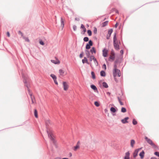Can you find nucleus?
<instances>
[{
    "label": "nucleus",
    "mask_w": 159,
    "mask_h": 159,
    "mask_svg": "<svg viewBox=\"0 0 159 159\" xmlns=\"http://www.w3.org/2000/svg\"><path fill=\"white\" fill-rule=\"evenodd\" d=\"M118 100H119V101L120 103V104L121 105H123V103L121 101L120 99L119 98H118Z\"/></svg>",
    "instance_id": "a18cd8bd"
},
{
    "label": "nucleus",
    "mask_w": 159,
    "mask_h": 159,
    "mask_svg": "<svg viewBox=\"0 0 159 159\" xmlns=\"http://www.w3.org/2000/svg\"><path fill=\"white\" fill-rule=\"evenodd\" d=\"M83 56V54L82 53L80 54V58H82Z\"/></svg>",
    "instance_id": "5fc2aeb1"
},
{
    "label": "nucleus",
    "mask_w": 159,
    "mask_h": 159,
    "mask_svg": "<svg viewBox=\"0 0 159 159\" xmlns=\"http://www.w3.org/2000/svg\"><path fill=\"white\" fill-rule=\"evenodd\" d=\"M129 119L128 117H126L124 118V119L121 120V122L123 124H125L128 123L127 121Z\"/></svg>",
    "instance_id": "dca6fc26"
},
{
    "label": "nucleus",
    "mask_w": 159,
    "mask_h": 159,
    "mask_svg": "<svg viewBox=\"0 0 159 159\" xmlns=\"http://www.w3.org/2000/svg\"><path fill=\"white\" fill-rule=\"evenodd\" d=\"M86 54L87 56L88 57H89L90 53L89 51H87L86 52Z\"/></svg>",
    "instance_id": "4c0bfd02"
},
{
    "label": "nucleus",
    "mask_w": 159,
    "mask_h": 159,
    "mask_svg": "<svg viewBox=\"0 0 159 159\" xmlns=\"http://www.w3.org/2000/svg\"><path fill=\"white\" fill-rule=\"evenodd\" d=\"M154 154H155L156 155V156H158V157H159V152H155L154 153Z\"/></svg>",
    "instance_id": "c03bdc74"
},
{
    "label": "nucleus",
    "mask_w": 159,
    "mask_h": 159,
    "mask_svg": "<svg viewBox=\"0 0 159 159\" xmlns=\"http://www.w3.org/2000/svg\"><path fill=\"white\" fill-rule=\"evenodd\" d=\"M70 156H72V154L70 153Z\"/></svg>",
    "instance_id": "0e129e2a"
},
{
    "label": "nucleus",
    "mask_w": 159,
    "mask_h": 159,
    "mask_svg": "<svg viewBox=\"0 0 159 159\" xmlns=\"http://www.w3.org/2000/svg\"><path fill=\"white\" fill-rule=\"evenodd\" d=\"M135 143V141L134 140L132 139L131 140L130 145L131 147H134V144Z\"/></svg>",
    "instance_id": "4be33fe9"
},
{
    "label": "nucleus",
    "mask_w": 159,
    "mask_h": 159,
    "mask_svg": "<svg viewBox=\"0 0 159 159\" xmlns=\"http://www.w3.org/2000/svg\"><path fill=\"white\" fill-rule=\"evenodd\" d=\"M117 24L116 23V25H115V26H116V27H117Z\"/></svg>",
    "instance_id": "e2e57ef3"
},
{
    "label": "nucleus",
    "mask_w": 159,
    "mask_h": 159,
    "mask_svg": "<svg viewBox=\"0 0 159 159\" xmlns=\"http://www.w3.org/2000/svg\"><path fill=\"white\" fill-rule=\"evenodd\" d=\"M121 109H122V110H123V109H126L125 108H124V107H122Z\"/></svg>",
    "instance_id": "bf43d9fd"
},
{
    "label": "nucleus",
    "mask_w": 159,
    "mask_h": 159,
    "mask_svg": "<svg viewBox=\"0 0 159 159\" xmlns=\"http://www.w3.org/2000/svg\"><path fill=\"white\" fill-rule=\"evenodd\" d=\"M39 43L40 44L42 45H43L44 44V42L42 40H40L39 41Z\"/></svg>",
    "instance_id": "37998d69"
},
{
    "label": "nucleus",
    "mask_w": 159,
    "mask_h": 159,
    "mask_svg": "<svg viewBox=\"0 0 159 159\" xmlns=\"http://www.w3.org/2000/svg\"><path fill=\"white\" fill-rule=\"evenodd\" d=\"M59 77H63L66 74V72H65L64 70L61 69L59 70Z\"/></svg>",
    "instance_id": "39448f33"
},
{
    "label": "nucleus",
    "mask_w": 159,
    "mask_h": 159,
    "mask_svg": "<svg viewBox=\"0 0 159 159\" xmlns=\"http://www.w3.org/2000/svg\"><path fill=\"white\" fill-rule=\"evenodd\" d=\"M130 153L128 151L125 153V155L124 157V159H130Z\"/></svg>",
    "instance_id": "2eb2a0df"
},
{
    "label": "nucleus",
    "mask_w": 159,
    "mask_h": 159,
    "mask_svg": "<svg viewBox=\"0 0 159 159\" xmlns=\"http://www.w3.org/2000/svg\"><path fill=\"white\" fill-rule=\"evenodd\" d=\"M113 45L115 49L117 50H118L120 49L119 45L118 44V42L113 43Z\"/></svg>",
    "instance_id": "1a4fd4ad"
},
{
    "label": "nucleus",
    "mask_w": 159,
    "mask_h": 159,
    "mask_svg": "<svg viewBox=\"0 0 159 159\" xmlns=\"http://www.w3.org/2000/svg\"><path fill=\"white\" fill-rule=\"evenodd\" d=\"M76 28H77V27H76V26H75V25H74L73 27V30H74L75 31L76 30Z\"/></svg>",
    "instance_id": "de8ad7c7"
},
{
    "label": "nucleus",
    "mask_w": 159,
    "mask_h": 159,
    "mask_svg": "<svg viewBox=\"0 0 159 159\" xmlns=\"http://www.w3.org/2000/svg\"><path fill=\"white\" fill-rule=\"evenodd\" d=\"M145 139L147 142L153 148H155L156 145L152 142V141L147 137H145Z\"/></svg>",
    "instance_id": "7ed1b4c3"
},
{
    "label": "nucleus",
    "mask_w": 159,
    "mask_h": 159,
    "mask_svg": "<svg viewBox=\"0 0 159 159\" xmlns=\"http://www.w3.org/2000/svg\"><path fill=\"white\" fill-rule=\"evenodd\" d=\"M50 76L54 80V82L55 83L57 84H58V83L57 80V77L54 74H51L50 75Z\"/></svg>",
    "instance_id": "9d476101"
},
{
    "label": "nucleus",
    "mask_w": 159,
    "mask_h": 159,
    "mask_svg": "<svg viewBox=\"0 0 159 159\" xmlns=\"http://www.w3.org/2000/svg\"><path fill=\"white\" fill-rule=\"evenodd\" d=\"M115 54L114 51L112 49L111 50L110 53V55L109 58V60L110 61H113L115 59Z\"/></svg>",
    "instance_id": "f03ea898"
},
{
    "label": "nucleus",
    "mask_w": 159,
    "mask_h": 159,
    "mask_svg": "<svg viewBox=\"0 0 159 159\" xmlns=\"http://www.w3.org/2000/svg\"><path fill=\"white\" fill-rule=\"evenodd\" d=\"M91 88L93 89L95 92H98V90L97 87L93 85H91Z\"/></svg>",
    "instance_id": "a211bd4d"
},
{
    "label": "nucleus",
    "mask_w": 159,
    "mask_h": 159,
    "mask_svg": "<svg viewBox=\"0 0 159 159\" xmlns=\"http://www.w3.org/2000/svg\"><path fill=\"white\" fill-rule=\"evenodd\" d=\"M133 124L134 125H136L137 124V121L135 119H134L133 120Z\"/></svg>",
    "instance_id": "473e14b6"
},
{
    "label": "nucleus",
    "mask_w": 159,
    "mask_h": 159,
    "mask_svg": "<svg viewBox=\"0 0 159 159\" xmlns=\"http://www.w3.org/2000/svg\"><path fill=\"white\" fill-rule=\"evenodd\" d=\"M7 35L8 37H9L10 36V34L8 32H7Z\"/></svg>",
    "instance_id": "3c124183"
},
{
    "label": "nucleus",
    "mask_w": 159,
    "mask_h": 159,
    "mask_svg": "<svg viewBox=\"0 0 159 159\" xmlns=\"http://www.w3.org/2000/svg\"><path fill=\"white\" fill-rule=\"evenodd\" d=\"M62 159H69L67 158H63Z\"/></svg>",
    "instance_id": "680f3d73"
},
{
    "label": "nucleus",
    "mask_w": 159,
    "mask_h": 159,
    "mask_svg": "<svg viewBox=\"0 0 159 159\" xmlns=\"http://www.w3.org/2000/svg\"><path fill=\"white\" fill-rule=\"evenodd\" d=\"M100 75L102 76H105L106 75L105 72L104 71H101L100 72Z\"/></svg>",
    "instance_id": "a878e982"
},
{
    "label": "nucleus",
    "mask_w": 159,
    "mask_h": 159,
    "mask_svg": "<svg viewBox=\"0 0 159 159\" xmlns=\"http://www.w3.org/2000/svg\"><path fill=\"white\" fill-rule=\"evenodd\" d=\"M90 45H89V44H87L86 45V49H90Z\"/></svg>",
    "instance_id": "c9c22d12"
},
{
    "label": "nucleus",
    "mask_w": 159,
    "mask_h": 159,
    "mask_svg": "<svg viewBox=\"0 0 159 159\" xmlns=\"http://www.w3.org/2000/svg\"><path fill=\"white\" fill-rule=\"evenodd\" d=\"M141 149V148H138L135 150L133 153V157L134 158H135L137 156L138 152L139 150Z\"/></svg>",
    "instance_id": "f8f14e48"
},
{
    "label": "nucleus",
    "mask_w": 159,
    "mask_h": 159,
    "mask_svg": "<svg viewBox=\"0 0 159 159\" xmlns=\"http://www.w3.org/2000/svg\"><path fill=\"white\" fill-rule=\"evenodd\" d=\"M113 74L115 78L116 76L120 77V71L117 69V66L116 65H114V67Z\"/></svg>",
    "instance_id": "f257e3e1"
},
{
    "label": "nucleus",
    "mask_w": 159,
    "mask_h": 159,
    "mask_svg": "<svg viewBox=\"0 0 159 159\" xmlns=\"http://www.w3.org/2000/svg\"><path fill=\"white\" fill-rule=\"evenodd\" d=\"M102 67H103V68L105 70H106V65L105 64H104L103 65Z\"/></svg>",
    "instance_id": "49530a36"
},
{
    "label": "nucleus",
    "mask_w": 159,
    "mask_h": 159,
    "mask_svg": "<svg viewBox=\"0 0 159 159\" xmlns=\"http://www.w3.org/2000/svg\"><path fill=\"white\" fill-rule=\"evenodd\" d=\"M90 51L92 53H96V50L94 47L92 48Z\"/></svg>",
    "instance_id": "b1692460"
},
{
    "label": "nucleus",
    "mask_w": 159,
    "mask_h": 159,
    "mask_svg": "<svg viewBox=\"0 0 159 159\" xmlns=\"http://www.w3.org/2000/svg\"><path fill=\"white\" fill-rule=\"evenodd\" d=\"M90 66H91L92 67V65H91V64H90Z\"/></svg>",
    "instance_id": "338daca9"
},
{
    "label": "nucleus",
    "mask_w": 159,
    "mask_h": 159,
    "mask_svg": "<svg viewBox=\"0 0 159 159\" xmlns=\"http://www.w3.org/2000/svg\"><path fill=\"white\" fill-rule=\"evenodd\" d=\"M117 110H110V112L112 114L113 116H115L116 114L114 113L116 112Z\"/></svg>",
    "instance_id": "393cba45"
},
{
    "label": "nucleus",
    "mask_w": 159,
    "mask_h": 159,
    "mask_svg": "<svg viewBox=\"0 0 159 159\" xmlns=\"http://www.w3.org/2000/svg\"><path fill=\"white\" fill-rule=\"evenodd\" d=\"M51 61L55 64H59L60 63V61L57 59L56 60H51Z\"/></svg>",
    "instance_id": "f3484780"
},
{
    "label": "nucleus",
    "mask_w": 159,
    "mask_h": 159,
    "mask_svg": "<svg viewBox=\"0 0 159 159\" xmlns=\"http://www.w3.org/2000/svg\"><path fill=\"white\" fill-rule=\"evenodd\" d=\"M81 28L82 29L84 33H85L86 30V29L83 24L81 25Z\"/></svg>",
    "instance_id": "5701e85b"
},
{
    "label": "nucleus",
    "mask_w": 159,
    "mask_h": 159,
    "mask_svg": "<svg viewBox=\"0 0 159 159\" xmlns=\"http://www.w3.org/2000/svg\"><path fill=\"white\" fill-rule=\"evenodd\" d=\"M82 62L84 64L85 63H86L88 64H89V63L88 62L87 59L86 57H84V59L82 60Z\"/></svg>",
    "instance_id": "6ab92c4d"
},
{
    "label": "nucleus",
    "mask_w": 159,
    "mask_h": 159,
    "mask_svg": "<svg viewBox=\"0 0 159 159\" xmlns=\"http://www.w3.org/2000/svg\"><path fill=\"white\" fill-rule=\"evenodd\" d=\"M116 12H117V13H118V11H117H117H116Z\"/></svg>",
    "instance_id": "69168bd1"
},
{
    "label": "nucleus",
    "mask_w": 159,
    "mask_h": 159,
    "mask_svg": "<svg viewBox=\"0 0 159 159\" xmlns=\"http://www.w3.org/2000/svg\"><path fill=\"white\" fill-rule=\"evenodd\" d=\"M144 152L143 151H142L139 154V155L140 157V158L141 159H143L144 157Z\"/></svg>",
    "instance_id": "aec40b11"
},
{
    "label": "nucleus",
    "mask_w": 159,
    "mask_h": 159,
    "mask_svg": "<svg viewBox=\"0 0 159 159\" xmlns=\"http://www.w3.org/2000/svg\"><path fill=\"white\" fill-rule=\"evenodd\" d=\"M108 21H106L105 22H104L102 24V27H104L106 26L108 24Z\"/></svg>",
    "instance_id": "c756f323"
},
{
    "label": "nucleus",
    "mask_w": 159,
    "mask_h": 159,
    "mask_svg": "<svg viewBox=\"0 0 159 159\" xmlns=\"http://www.w3.org/2000/svg\"><path fill=\"white\" fill-rule=\"evenodd\" d=\"M84 40L85 42H87L89 41V38L87 37H85L84 39Z\"/></svg>",
    "instance_id": "f704fd0d"
},
{
    "label": "nucleus",
    "mask_w": 159,
    "mask_h": 159,
    "mask_svg": "<svg viewBox=\"0 0 159 159\" xmlns=\"http://www.w3.org/2000/svg\"><path fill=\"white\" fill-rule=\"evenodd\" d=\"M55 159H61V158L59 157H57Z\"/></svg>",
    "instance_id": "052dcab7"
},
{
    "label": "nucleus",
    "mask_w": 159,
    "mask_h": 159,
    "mask_svg": "<svg viewBox=\"0 0 159 159\" xmlns=\"http://www.w3.org/2000/svg\"><path fill=\"white\" fill-rule=\"evenodd\" d=\"M151 159H157V158L155 157H152L151 158Z\"/></svg>",
    "instance_id": "4d7b16f0"
},
{
    "label": "nucleus",
    "mask_w": 159,
    "mask_h": 159,
    "mask_svg": "<svg viewBox=\"0 0 159 159\" xmlns=\"http://www.w3.org/2000/svg\"><path fill=\"white\" fill-rule=\"evenodd\" d=\"M97 29L96 28H95L94 29V33H95V34H96V33H97Z\"/></svg>",
    "instance_id": "09e8293b"
},
{
    "label": "nucleus",
    "mask_w": 159,
    "mask_h": 159,
    "mask_svg": "<svg viewBox=\"0 0 159 159\" xmlns=\"http://www.w3.org/2000/svg\"><path fill=\"white\" fill-rule=\"evenodd\" d=\"M89 45H90V46H92L93 45V43L91 40H90L89 41Z\"/></svg>",
    "instance_id": "a19ab883"
},
{
    "label": "nucleus",
    "mask_w": 159,
    "mask_h": 159,
    "mask_svg": "<svg viewBox=\"0 0 159 159\" xmlns=\"http://www.w3.org/2000/svg\"><path fill=\"white\" fill-rule=\"evenodd\" d=\"M112 31L113 30L112 29H110L109 30L108 34L107 36V39H109Z\"/></svg>",
    "instance_id": "4468645a"
},
{
    "label": "nucleus",
    "mask_w": 159,
    "mask_h": 159,
    "mask_svg": "<svg viewBox=\"0 0 159 159\" xmlns=\"http://www.w3.org/2000/svg\"><path fill=\"white\" fill-rule=\"evenodd\" d=\"M63 85L64 90L65 91L67 90L69 87V86L67 83L66 82H64L63 83Z\"/></svg>",
    "instance_id": "0eeeda50"
},
{
    "label": "nucleus",
    "mask_w": 159,
    "mask_h": 159,
    "mask_svg": "<svg viewBox=\"0 0 159 159\" xmlns=\"http://www.w3.org/2000/svg\"><path fill=\"white\" fill-rule=\"evenodd\" d=\"M126 110H121V112L123 113L126 112Z\"/></svg>",
    "instance_id": "864d4df0"
},
{
    "label": "nucleus",
    "mask_w": 159,
    "mask_h": 159,
    "mask_svg": "<svg viewBox=\"0 0 159 159\" xmlns=\"http://www.w3.org/2000/svg\"><path fill=\"white\" fill-rule=\"evenodd\" d=\"M93 58V60L94 63V66H98V63L96 59L95 58Z\"/></svg>",
    "instance_id": "412c9836"
},
{
    "label": "nucleus",
    "mask_w": 159,
    "mask_h": 159,
    "mask_svg": "<svg viewBox=\"0 0 159 159\" xmlns=\"http://www.w3.org/2000/svg\"><path fill=\"white\" fill-rule=\"evenodd\" d=\"M47 133L48 134V137L52 141L53 143H55V140L52 136V134L51 131L47 130Z\"/></svg>",
    "instance_id": "20e7f679"
},
{
    "label": "nucleus",
    "mask_w": 159,
    "mask_h": 159,
    "mask_svg": "<svg viewBox=\"0 0 159 159\" xmlns=\"http://www.w3.org/2000/svg\"><path fill=\"white\" fill-rule=\"evenodd\" d=\"M110 109H115L113 107H111Z\"/></svg>",
    "instance_id": "13d9d810"
},
{
    "label": "nucleus",
    "mask_w": 159,
    "mask_h": 159,
    "mask_svg": "<svg viewBox=\"0 0 159 159\" xmlns=\"http://www.w3.org/2000/svg\"><path fill=\"white\" fill-rule=\"evenodd\" d=\"M87 33L89 36H90L92 35V32L90 30H88L87 31Z\"/></svg>",
    "instance_id": "72a5a7b5"
},
{
    "label": "nucleus",
    "mask_w": 159,
    "mask_h": 159,
    "mask_svg": "<svg viewBox=\"0 0 159 159\" xmlns=\"http://www.w3.org/2000/svg\"><path fill=\"white\" fill-rule=\"evenodd\" d=\"M29 91V94L30 96V98L31 100L32 103H34L35 102V100L34 99V97L32 95V93L30 92L29 91V90H28Z\"/></svg>",
    "instance_id": "6e6552de"
},
{
    "label": "nucleus",
    "mask_w": 159,
    "mask_h": 159,
    "mask_svg": "<svg viewBox=\"0 0 159 159\" xmlns=\"http://www.w3.org/2000/svg\"><path fill=\"white\" fill-rule=\"evenodd\" d=\"M90 57V61H91L92 60H93V58H95V57L94 56H92L89 57Z\"/></svg>",
    "instance_id": "ea45409f"
},
{
    "label": "nucleus",
    "mask_w": 159,
    "mask_h": 159,
    "mask_svg": "<svg viewBox=\"0 0 159 159\" xmlns=\"http://www.w3.org/2000/svg\"><path fill=\"white\" fill-rule=\"evenodd\" d=\"M108 50L106 48H104L102 50V55L104 57L107 56Z\"/></svg>",
    "instance_id": "423d86ee"
},
{
    "label": "nucleus",
    "mask_w": 159,
    "mask_h": 159,
    "mask_svg": "<svg viewBox=\"0 0 159 159\" xmlns=\"http://www.w3.org/2000/svg\"><path fill=\"white\" fill-rule=\"evenodd\" d=\"M118 42L116 37V34L115 33L113 37V43Z\"/></svg>",
    "instance_id": "c85d7f7f"
},
{
    "label": "nucleus",
    "mask_w": 159,
    "mask_h": 159,
    "mask_svg": "<svg viewBox=\"0 0 159 159\" xmlns=\"http://www.w3.org/2000/svg\"><path fill=\"white\" fill-rule=\"evenodd\" d=\"M50 122L49 120H45V124L47 126V125H49L50 124Z\"/></svg>",
    "instance_id": "cd10ccee"
},
{
    "label": "nucleus",
    "mask_w": 159,
    "mask_h": 159,
    "mask_svg": "<svg viewBox=\"0 0 159 159\" xmlns=\"http://www.w3.org/2000/svg\"><path fill=\"white\" fill-rule=\"evenodd\" d=\"M120 53L121 54H123V51L122 50H121L120 51Z\"/></svg>",
    "instance_id": "603ef678"
},
{
    "label": "nucleus",
    "mask_w": 159,
    "mask_h": 159,
    "mask_svg": "<svg viewBox=\"0 0 159 159\" xmlns=\"http://www.w3.org/2000/svg\"><path fill=\"white\" fill-rule=\"evenodd\" d=\"M105 112L106 115H107L108 116H109V113H108L107 110H105Z\"/></svg>",
    "instance_id": "79ce46f5"
},
{
    "label": "nucleus",
    "mask_w": 159,
    "mask_h": 159,
    "mask_svg": "<svg viewBox=\"0 0 159 159\" xmlns=\"http://www.w3.org/2000/svg\"><path fill=\"white\" fill-rule=\"evenodd\" d=\"M34 113L35 117L36 118H37L38 117V112L37 111V110H34Z\"/></svg>",
    "instance_id": "7c9ffc66"
},
{
    "label": "nucleus",
    "mask_w": 159,
    "mask_h": 159,
    "mask_svg": "<svg viewBox=\"0 0 159 159\" xmlns=\"http://www.w3.org/2000/svg\"><path fill=\"white\" fill-rule=\"evenodd\" d=\"M95 105L97 107H98L99 106V103L97 102H94Z\"/></svg>",
    "instance_id": "e433bc0d"
},
{
    "label": "nucleus",
    "mask_w": 159,
    "mask_h": 159,
    "mask_svg": "<svg viewBox=\"0 0 159 159\" xmlns=\"http://www.w3.org/2000/svg\"><path fill=\"white\" fill-rule=\"evenodd\" d=\"M102 85H103V86L105 88H107L108 87V85L105 82H103Z\"/></svg>",
    "instance_id": "bb28decb"
},
{
    "label": "nucleus",
    "mask_w": 159,
    "mask_h": 159,
    "mask_svg": "<svg viewBox=\"0 0 159 159\" xmlns=\"http://www.w3.org/2000/svg\"><path fill=\"white\" fill-rule=\"evenodd\" d=\"M91 74L92 75V78L94 79H95V77L94 72L93 71H92L91 72Z\"/></svg>",
    "instance_id": "2f4dec72"
},
{
    "label": "nucleus",
    "mask_w": 159,
    "mask_h": 159,
    "mask_svg": "<svg viewBox=\"0 0 159 159\" xmlns=\"http://www.w3.org/2000/svg\"><path fill=\"white\" fill-rule=\"evenodd\" d=\"M107 95H108L109 96H110V93L109 92H107Z\"/></svg>",
    "instance_id": "6e6d98bb"
},
{
    "label": "nucleus",
    "mask_w": 159,
    "mask_h": 159,
    "mask_svg": "<svg viewBox=\"0 0 159 159\" xmlns=\"http://www.w3.org/2000/svg\"><path fill=\"white\" fill-rule=\"evenodd\" d=\"M23 38L25 39V41L28 42H29L30 41L28 38H27V37H23Z\"/></svg>",
    "instance_id": "58836bf2"
},
{
    "label": "nucleus",
    "mask_w": 159,
    "mask_h": 159,
    "mask_svg": "<svg viewBox=\"0 0 159 159\" xmlns=\"http://www.w3.org/2000/svg\"><path fill=\"white\" fill-rule=\"evenodd\" d=\"M61 29L63 30V29L64 27V20L63 18L62 17H61Z\"/></svg>",
    "instance_id": "ddd939ff"
},
{
    "label": "nucleus",
    "mask_w": 159,
    "mask_h": 159,
    "mask_svg": "<svg viewBox=\"0 0 159 159\" xmlns=\"http://www.w3.org/2000/svg\"><path fill=\"white\" fill-rule=\"evenodd\" d=\"M80 141H78L76 145L74 147V150L76 151L77 150L80 148Z\"/></svg>",
    "instance_id": "9b49d317"
},
{
    "label": "nucleus",
    "mask_w": 159,
    "mask_h": 159,
    "mask_svg": "<svg viewBox=\"0 0 159 159\" xmlns=\"http://www.w3.org/2000/svg\"><path fill=\"white\" fill-rule=\"evenodd\" d=\"M18 33L19 34H21L22 36H23V34L20 31H19Z\"/></svg>",
    "instance_id": "8fccbe9b"
}]
</instances>
